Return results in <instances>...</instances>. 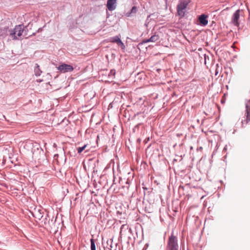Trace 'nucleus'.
I'll list each match as a JSON object with an SVG mask.
<instances>
[{
    "label": "nucleus",
    "mask_w": 250,
    "mask_h": 250,
    "mask_svg": "<svg viewBox=\"0 0 250 250\" xmlns=\"http://www.w3.org/2000/svg\"><path fill=\"white\" fill-rule=\"evenodd\" d=\"M167 250H178V240L173 233L169 237L166 247Z\"/></svg>",
    "instance_id": "1"
},
{
    "label": "nucleus",
    "mask_w": 250,
    "mask_h": 250,
    "mask_svg": "<svg viewBox=\"0 0 250 250\" xmlns=\"http://www.w3.org/2000/svg\"><path fill=\"white\" fill-rule=\"evenodd\" d=\"M189 2V0H182L177 5V13L180 17H183L185 16V10Z\"/></svg>",
    "instance_id": "2"
},
{
    "label": "nucleus",
    "mask_w": 250,
    "mask_h": 250,
    "mask_svg": "<svg viewBox=\"0 0 250 250\" xmlns=\"http://www.w3.org/2000/svg\"><path fill=\"white\" fill-rule=\"evenodd\" d=\"M23 31V26L22 25H19L15 26L13 30L11 31L10 35L14 39H18V37L21 36Z\"/></svg>",
    "instance_id": "3"
},
{
    "label": "nucleus",
    "mask_w": 250,
    "mask_h": 250,
    "mask_svg": "<svg viewBox=\"0 0 250 250\" xmlns=\"http://www.w3.org/2000/svg\"><path fill=\"white\" fill-rule=\"evenodd\" d=\"M246 119L245 120L242 121V124L243 126L244 124H247L250 121V99L246 103Z\"/></svg>",
    "instance_id": "4"
},
{
    "label": "nucleus",
    "mask_w": 250,
    "mask_h": 250,
    "mask_svg": "<svg viewBox=\"0 0 250 250\" xmlns=\"http://www.w3.org/2000/svg\"><path fill=\"white\" fill-rule=\"evenodd\" d=\"M57 69L62 73L71 72L74 69L72 65L65 63L62 64L59 66L57 67Z\"/></svg>",
    "instance_id": "5"
},
{
    "label": "nucleus",
    "mask_w": 250,
    "mask_h": 250,
    "mask_svg": "<svg viewBox=\"0 0 250 250\" xmlns=\"http://www.w3.org/2000/svg\"><path fill=\"white\" fill-rule=\"evenodd\" d=\"M240 10H237L234 14L232 18L231 21L236 26H239L238 20L240 17Z\"/></svg>",
    "instance_id": "6"
},
{
    "label": "nucleus",
    "mask_w": 250,
    "mask_h": 250,
    "mask_svg": "<svg viewBox=\"0 0 250 250\" xmlns=\"http://www.w3.org/2000/svg\"><path fill=\"white\" fill-rule=\"evenodd\" d=\"M208 16L205 14H202L199 17L198 21L200 22V24L202 26H206L208 23V21L207 20Z\"/></svg>",
    "instance_id": "7"
},
{
    "label": "nucleus",
    "mask_w": 250,
    "mask_h": 250,
    "mask_svg": "<svg viewBox=\"0 0 250 250\" xmlns=\"http://www.w3.org/2000/svg\"><path fill=\"white\" fill-rule=\"evenodd\" d=\"M117 0H108L107 2V7L109 11H113L116 8Z\"/></svg>",
    "instance_id": "8"
},
{
    "label": "nucleus",
    "mask_w": 250,
    "mask_h": 250,
    "mask_svg": "<svg viewBox=\"0 0 250 250\" xmlns=\"http://www.w3.org/2000/svg\"><path fill=\"white\" fill-rule=\"evenodd\" d=\"M159 39V37L158 35H154L152 36L150 39H145L143 41V43H147L148 42H155L158 41Z\"/></svg>",
    "instance_id": "9"
},
{
    "label": "nucleus",
    "mask_w": 250,
    "mask_h": 250,
    "mask_svg": "<svg viewBox=\"0 0 250 250\" xmlns=\"http://www.w3.org/2000/svg\"><path fill=\"white\" fill-rule=\"evenodd\" d=\"M120 39L118 36H115L113 38L110 39V42L113 43H116L118 44V42L120 41Z\"/></svg>",
    "instance_id": "10"
},
{
    "label": "nucleus",
    "mask_w": 250,
    "mask_h": 250,
    "mask_svg": "<svg viewBox=\"0 0 250 250\" xmlns=\"http://www.w3.org/2000/svg\"><path fill=\"white\" fill-rule=\"evenodd\" d=\"M90 242H91V250H96V246H95L94 239H91L90 240Z\"/></svg>",
    "instance_id": "11"
},
{
    "label": "nucleus",
    "mask_w": 250,
    "mask_h": 250,
    "mask_svg": "<svg viewBox=\"0 0 250 250\" xmlns=\"http://www.w3.org/2000/svg\"><path fill=\"white\" fill-rule=\"evenodd\" d=\"M87 146V145H85L82 147H80L77 148V151L78 153H81L83 150L85 149L86 147Z\"/></svg>",
    "instance_id": "12"
},
{
    "label": "nucleus",
    "mask_w": 250,
    "mask_h": 250,
    "mask_svg": "<svg viewBox=\"0 0 250 250\" xmlns=\"http://www.w3.org/2000/svg\"><path fill=\"white\" fill-rule=\"evenodd\" d=\"M119 46H120L122 49H124L125 48V45L124 43L122 42V41L120 40L119 42H118L117 44Z\"/></svg>",
    "instance_id": "13"
},
{
    "label": "nucleus",
    "mask_w": 250,
    "mask_h": 250,
    "mask_svg": "<svg viewBox=\"0 0 250 250\" xmlns=\"http://www.w3.org/2000/svg\"><path fill=\"white\" fill-rule=\"evenodd\" d=\"M137 11V8L136 6H133L131 10V13H136Z\"/></svg>",
    "instance_id": "14"
},
{
    "label": "nucleus",
    "mask_w": 250,
    "mask_h": 250,
    "mask_svg": "<svg viewBox=\"0 0 250 250\" xmlns=\"http://www.w3.org/2000/svg\"><path fill=\"white\" fill-rule=\"evenodd\" d=\"M35 72H36V74L37 75H40V72H39H39L36 71V69H35Z\"/></svg>",
    "instance_id": "15"
},
{
    "label": "nucleus",
    "mask_w": 250,
    "mask_h": 250,
    "mask_svg": "<svg viewBox=\"0 0 250 250\" xmlns=\"http://www.w3.org/2000/svg\"><path fill=\"white\" fill-rule=\"evenodd\" d=\"M221 102H222V103H224V102H225L224 100H222Z\"/></svg>",
    "instance_id": "16"
}]
</instances>
